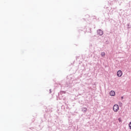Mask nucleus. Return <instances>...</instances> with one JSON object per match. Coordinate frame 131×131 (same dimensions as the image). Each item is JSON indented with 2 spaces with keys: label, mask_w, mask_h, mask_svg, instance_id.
<instances>
[{
  "label": "nucleus",
  "mask_w": 131,
  "mask_h": 131,
  "mask_svg": "<svg viewBox=\"0 0 131 131\" xmlns=\"http://www.w3.org/2000/svg\"><path fill=\"white\" fill-rule=\"evenodd\" d=\"M97 33L99 34V35H103V31H102L101 30H98L97 31Z\"/></svg>",
  "instance_id": "4"
},
{
  "label": "nucleus",
  "mask_w": 131,
  "mask_h": 131,
  "mask_svg": "<svg viewBox=\"0 0 131 131\" xmlns=\"http://www.w3.org/2000/svg\"><path fill=\"white\" fill-rule=\"evenodd\" d=\"M118 110H119V106L117 104H115L113 106V111L114 112H118Z\"/></svg>",
  "instance_id": "1"
},
{
  "label": "nucleus",
  "mask_w": 131,
  "mask_h": 131,
  "mask_svg": "<svg viewBox=\"0 0 131 131\" xmlns=\"http://www.w3.org/2000/svg\"><path fill=\"white\" fill-rule=\"evenodd\" d=\"M118 120H119V122H121V118H119Z\"/></svg>",
  "instance_id": "7"
},
{
  "label": "nucleus",
  "mask_w": 131,
  "mask_h": 131,
  "mask_svg": "<svg viewBox=\"0 0 131 131\" xmlns=\"http://www.w3.org/2000/svg\"><path fill=\"white\" fill-rule=\"evenodd\" d=\"M101 55L102 57H105V52H102Z\"/></svg>",
  "instance_id": "5"
},
{
  "label": "nucleus",
  "mask_w": 131,
  "mask_h": 131,
  "mask_svg": "<svg viewBox=\"0 0 131 131\" xmlns=\"http://www.w3.org/2000/svg\"><path fill=\"white\" fill-rule=\"evenodd\" d=\"M123 74V73L122 72V70H119L117 73V75L118 77H121Z\"/></svg>",
  "instance_id": "2"
},
{
  "label": "nucleus",
  "mask_w": 131,
  "mask_h": 131,
  "mask_svg": "<svg viewBox=\"0 0 131 131\" xmlns=\"http://www.w3.org/2000/svg\"><path fill=\"white\" fill-rule=\"evenodd\" d=\"M121 99H123V97H121Z\"/></svg>",
  "instance_id": "8"
},
{
  "label": "nucleus",
  "mask_w": 131,
  "mask_h": 131,
  "mask_svg": "<svg viewBox=\"0 0 131 131\" xmlns=\"http://www.w3.org/2000/svg\"><path fill=\"white\" fill-rule=\"evenodd\" d=\"M110 96L114 97V96H115V92H114V91H111L110 92Z\"/></svg>",
  "instance_id": "3"
},
{
  "label": "nucleus",
  "mask_w": 131,
  "mask_h": 131,
  "mask_svg": "<svg viewBox=\"0 0 131 131\" xmlns=\"http://www.w3.org/2000/svg\"><path fill=\"white\" fill-rule=\"evenodd\" d=\"M129 127L130 129H131V122L129 124Z\"/></svg>",
  "instance_id": "6"
}]
</instances>
